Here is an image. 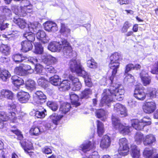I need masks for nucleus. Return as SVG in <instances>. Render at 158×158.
<instances>
[{
    "label": "nucleus",
    "mask_w": 158,
    "mask_h": 158,
    "mask_svg": "<svg viewBox=\"0 0 158 158\" xmlns=\"http://www.w3.org/2000/svg\"><path fill=\"white\" fill-rule=\"evenodd\" d=\"M70 107L71 106L69 103H64L61 105L59 110L61 113L65 114L69 111Z\"/></svg>",
    "instance_id": "nucleus-31"
},
{
    "label": "nucleus",
    "mask_w": 158,
    "mask_h": 158,
    "mask_svg": "<svg viewBox=\"0 0 158 158\" xmlns=\"http://www.w3.org/2000/svg\"><path fill=\"white\" fill-rule=\"evenodd\" d=\"M87 66L91 69H96L98 66L97 63L92 58L87 61Z\"/></svg>",
    "instance_id": "nucleus-44"
},
{
    "label": "nucleus",
    "mask_w": 158,
    "mask_h": 158,
    "mask_svg": "<svg viewBox=\"0 0 158 158\" xmlns=\"http://www.w3.org/2000/svg\"><path fill=\"white\" fill-rule=\"evenodd\" d=\"M94 147V145H92L91 142L88 141L86 143L81 145L79 147V149L84 152H86L89 151L91 149Z\"/></svg>",
    "instance_id": "nucleus-22"
},
{
    "label": "nucleus",
    "mask_w": 158,
    "mask_h": 158,
    "mask_svg": "<svg viewBox=\"0 0 158 158\" xmlns=\"http://www.w3.org/2000/svg\"><path fill=\"white\" fill-rule=\"evenodd\" d=\"M121 55L118 52H115L109 57L110 63L109 67L113 69V73H116L117 69L119 65V60L121 59Z\"/></svg>",
    "instance_id": "nucleus-6"
},
{
    "label": "nucleus",
    "mask_w": 158,
    "mask_h": 158,
    "mask_svg": "<svg viewBox=\"0 0 158 158\" xmlns=\"http://www.w3.org/2000/svg\"><path fill=\"white\" fill-rule=\"evenodd\" d=\"M47 105L53 111L57 110L58 107V105L56 102L51 101L48 102Z\"/></svg>",
    "instance_id": "nucleus-43"
},
{
    "label": "nucleus",
    "mask_w": 158,
    "mask_h": 158,
    "mask_svg": "<svg viewBox=\"0 0 158 158\" xmlns=\"http://www.w3.org/2000/svg\"><path fill=\"white\" fill-rule=\"evenodd\" d=\"M12 58L15 62L19 63L27 59V58L26 56H22L21 54H17L14 55L12 57Z\"/></svg>",
    "instance_id": "nucleus-32"
},
{
    "label": "nucleus",
    "mask_w": 158,
    "mask_h": 158,
    "mask_svg": "<svg viewBox=\"0 0 158 158\" xmlns=\"http://www.w3.org/2000/svg\"><path fill=\"white\" fill-rule=\"evenodd\" d=\"M97 133L99 136H101L104 132V129L103 124L101 122L98 120L97 121Z\"/></svg>",
    "instance_id": "nucleus-33"
},
{
    "label": "nucleus",
    "mask_w": 158,
    "mask_h": 158,
    "mask_svg": "<svg viewBox=\"0 0 158 158\" xmlns=\"http://www.w3.org/2000/svg\"><path fill=\"white\" fill-rule=\"evenodd\" d=\"M110 137L107 135H105L102 139L100 146L102 148H106L110 146Z\"/></svg>",
    "instance_id": "nucleus-20"
},
{
    "label": "nucleus",
    "mask_w": 158,
    "mask_h": 158,
    "mask_svg": "<svg viewBox=\"0 0 158 158\" xmlns=\"http://www.w3.org/2000/svg\"><path fill=\"white\" fill-rule=\"evenodd\" d=\"M35 82L32 80H28L25 82V85L26 88L32 91L35 89Z\"/></svg>",
    "instance_id": "nucleus-28"
},
{
    "label": "nucleus",
    "mask_w": 158,
    "mask_h": 158,
    "mask_svg": "<svg viewBox=\"0 0 158 158\" xmlns=\"http://www.w3.org/2000/svg\"><path fill=\"white\" fill-rule=\"evenodd\" d=\"M142 108L145 113L151 114L156 109V104L153 102H147L144 103Z\"/></svg>",
    "instance_id": "nucleus-11"
},
{
    "label": "nucleus",
    "mask_w": 158,
    "mask_h": 158,
    "mask_svg": "<svg viewBox=\"0 0 158 158\" xmlns=\"http://www.w3.org/2000/svg\"><path fill=\"white\" fill-rule=\"evenodd\" d=\"M134 138L135 141L138 144H140L144 138L143 134L140 132L136 133Z\"/></svg>",
    "instance_id": "nucleus-36"
},
{
    "label": "nucleus",
    "mask_w": 158,
    "mask_h": 158,
    "mask_svg": "<svg viewBox=\"0 0 158 158\" xmlns=\"http://www.w3.org/2000/svg\"><path fill=\"white\" fill-rule=\"evenodd\" d=\"M70 99L72 104L75 106V107L79 106L80 103L78 102L79 98L77 95L73 92L70 94Z\"/></svg>",
    "instance_id": "nucleus-26"
},
{
    "label": "nucleus",
    "mask_w": 158,
    "mask_h": 158,
    "mask_svg": "<svg viewBox=\"0 0 158 158\" xmlns=\"http://www.w3.org/2000/svg\"><path fill=\"white\" fill-rule=\"evenodd\" d=\"M156 152L155 150H145L143 152V156L148 158H152L153 156H152Z\"/></svg>",
    "instance_id": "nucleus-42"
},
{
    "label": "nucleus",
    "mask_w": 158,
    "mask_h": 158,
    "mask_svg": "<svg viewBox=\"0 0 158 158\" xmlns=\"http://www.w3.org/2000/svg\"><path fill=\"white\" fill-rule=\"evenodd\" d=\"M41 58L43 62L46 65L45 69L47 73L54 74L56 72L54 68L50 65L57 62V60L56 58L49 54L43 53L42 55Z\"/></svg>",
    "instance_id": "nucleus-3"
},
{
    "label": "nucleus",
    "mask_w": 158,
    "mask_h": 158,
    "mask_svg": "<svg viewBox=\"0 0 158 158\" xmlns=\"http://www.w3.org/2000/svg\"><path fill=\"white\" fill-rule=\"evenodd\" d=\"M148 72L143 70L140 73V76L144 85H149L151 82V78L148 76Z\"/></svg>",
    "instance_id": "nucleus-17"
},
{
    "label": "nucleus",
    "mask_w": 158,
    "mask_h": 158,
    "mask_svg": "<svg viewBox=\"0 0 158 158\" xmlns=\"http://www.w3.org/2000/svg\"><path fill=\"white\" fill-rule=\"evenodd\" d=\"M134 77L130 74H128L125 77V80H127L129 82H133L134 81Z\"/></svg>",
    "instance_id": "nucleus-61"
},
{
    "label": "nucleus",
    "mask_w": 158,
    "mask_h": 158,
    "mask_svg": "<svg viewBox=\"0 0 158 158\" xmlns=\"http://www.w3.org/2000/svg\"><path fill=\"white\" fill-rule=\"evenodd\" d=\"M96 113L98 118H103L102 119V120H104L106 118L105 115L106 112L103 110L100 109L96 111Z\"/></svg>",
    "instance_id": "nucleus-46"
},
{
    "label": "nucleus",
    "mask_w": 158,
    "mask_h": 158,
    "mask_svg": "<svg viewBox=\"0 0 158 158\" xmlns=\"http://www.w3.org/2000/svg\"><path fill=\"white\" fill-rule=\"evenodd\" d=\"M1 94L2 96L9 99L10 97V92L8 90L3 89L1 92Z\"/></svg>",
    "instance_id": "nucleus-54"
},
{
    "label": "nucleus",
    "mask_w": 158,
    "mask_h": 158,
    "mask_svg": "<svg viewBox=\"0 0 158 158\" xmlns=\"http://www.w3.org/2000/svg\"><path fill=\"white\" fill-rule=\"evenodd\" d=\"M20 143L22 146L23 148L25 151L27 153H29L30 152H28V151H30L32 148L31 143H30V147H28L25 141H23L22 142H20Z\"/></svg>",
    "instance_id": "nucleus-49"
},
{
    "label": "nucleus",
    "mask_w": 158,
    "mask_h": 158,
    "mask_svg": "<svg viewBox=\"0 0 158 158\" xmlns=\"http://www.w3.org/2000/svg\"><path fill=\"white\" fill-rule=\"evenodd\" d=\"M34 52L36 54H41L43 52V48L40 43H35Z\"/></svg>",
    "instance_id": "nucleus-34"
},
{
    "label": "nucleus",
    "mask_w": 158,
    "mask_h": 158,
    "mask_svg": "<svg viewBox=\"0 0 158 158\" xmlns=\"http://www.w3.org/2000/svg\"><path fill=\"white\" fill-rule=\"evenodd\" d=\"M156 141L155 136L152 134L146 135L143 139V143L145 146L151 145Z\"/></svg>",
    "instance_id": "nucleus-19"
},
{
    "label": "nucleus",
    "mask_w": 158,
    "mask_h": 158,
    "mask_svg": "<svg viewBox=\"0 0 158 158\" xmlns=\"http://www.w3.org/2000/svg\"><path fill=\"white\" fill-rule=\"evenodd\" d=\"M112 123L114 128L119 130L121 133L123 135L128 134L131 131L132 127L123 125L120 123V121L117 117L113 116L112 117Z\"/></svg>",
    "instance_id": "nucleus-5"
},
{
    "label": "nucleus",
    "mask_w": 158,
    "mask_h": 158,
    "mask_svg": "<svg viewBox=\"0 0 158 158\" xmlns=\"http://www.w3.org/2000/svg\"><path fill=\"white\" fill-rule=\"evenodd\" d=\"M131 26V24L128 21H126L124 24L123 27L122 29V32L123 33L126 32L128 29Z\"/></svg>",
    "instance_id": "nucleus-53"
},
{
    "label": "nucleus",
    "mask_w": 158,
    "mask_h": 158,
    "mask_svg": "<svg viewBox=\"0 0 158 158\" xmlns=\"http://www.w3.org/2000/svg\"><path fill=\"white\" fill-rule=\"evenodd\" d=\"M151 123V120L146 117H144L141 120V122H140L138 119H134L131 121L132 126L137 130H142L145 126L150 125Z\"/></svg>",
    "instance_id": "nucleus-7"
},
{
    "label": "nucleus",
    "mask_w": 158,
    "mask_h": 158,
    "mask_svg": "<svg viewBox=\"0 0 158 158\" xmlns=\"http://www.w3.org/2000/svg\"><path fill=\"white\" fill-rule=\"evenodd\" d=\"M36 36L37 39H39L44 43H47L48 42V40L46 39V34L45 32L42 30H40V29L38 30Z\"/></svg>",
    "instance_id": "nucleus-23"
},
{
    "label": "nucleus",
    "mask_w": 158,
    "mask_h": 158,
    "mask_svg": "<svg viewBox=\"0 0 158 158\" xmlns=\"http://www.w3.org/2000/svg\"><path fill=\"white\" fill-rule=\"evenodd\" d=\"M69 68L73 72H79L80 68L82 66L80 60H72L69 63Z\"/></svg>",
    "instance_id": "nucleus-13"
},
{
    "label": "nucleus",
    "mask_w": 158,
    "mask_h": 158,
    "mask_svg": "<svg viewBox=\"0 0 158 158\" xmlns=\"http://www.w3.org/2000/svg\"><path fill=\"white\" fill-rule=\"evenodd\" d=\"M42 152L46 154H49L52 153L51 149L47 147H45L42 149Z\"/></svg>",
    "instance_id": "nucleus-60"
},
{
    "label": "nucleus",
    "mask_w": 158,
    "mask_h": 158,
    "mask_svg": "<svg viewBox=\"0 0 158 158\" xmlns=\"http://www.w3.org/2000/svg\"><path fill=\"white\" fill-rule=\"evenodd\" d=\"M92 90L90 89H86L82 92L81 95V98H87L89 97V95L92 94Z\"/></svg>",
    "instance_id": "nucleus-41"
},
{
    "label": "nucleus",
    "mask_w": 158,
    "mask_h": 158,
    "mask_svg": "<svg viewBox=\"0 0 158 158\" xmlns=\"http://www.w3.org/2000/svg\"><path fill=\"white\" fill-rule=\"evenodd\" d=\"M43 67L40 64H37L35 66V71L37 73H42L41 75H44V73H42Z\"/></svg>",
    "instance_id": "nucleus-55"
},
{
    "label": "nucleus",
    "mask_w": 158,
    "mask_h": 158,
    "mask_svg": "<svg viewBox=\"0 0 158 158\" xmlns=\"http://www.w3.org/2000/svg\"><path fill=\"white\" fill-rule=\"evenodd\" d=\"M10 48L6 45L2 44L0 46V51L5 55L9 54Z\"/></svg>",
    "instance_id": "nucleus-45"
},
{
    "label": "nucleus",
    "mask_w": 158,
    "mask_h": 158,
    "mask_svg": "<svg viewBox=\"0 0 158 158\" xmlns=\"http://www.w3.org/2000/svg\"><path fill=\"white\" fill-rule=\"evenodd\" d=\"M71 82L68 80H63L59 84L60 87L59 88L60 90L65 91L68 90L70 88Z\"/></svg>",
    "instance_id": "nucleus-25"
},
{
    "label": "nucleus",
    "mask_w": 158,
    "mask_h": 158,
    "mask_svg": "<svg viewBox=\"0 0 158 158\" xmlns=\"http://www.w3.org/2000/svg\"><path fill=\"white\" fill-rule=\"evenodd\" d=\"M149 92L148 93V95L150 98H153L157 96V90L154 88H148Z\"/></svg>",
    "instance_id": "nucleus-50"
},
{
    "label": "nucleus",
    "mask_w": 158,
    "mask_h": 158,
    "mask_svg": "<svg viewBox=\"0 0 158 158\" xmlns=\"http://www.w3.org/2000/svg\"><path fill=\"white\" fill-rule=\"evenodd\" d=\"M24 83L23 80L21 78H19L16 81H15L13 83L14 85L16 87L17 89L19 88V87L22 85Z\"/></svg>",
    "instance_id": "nucleus-57"
},
{
    "label": "nucleus",
    "mask_w": 158,
    "mask_h": 158,
    "mask_svg": "<svg viewBox=\"0 0 158 158\" xmlns=\"http://www.w3.org/2000/svg\"><path fill=\"white\" fill-rule=\"evenodd\" d=\"M44 27L45 30L48 32H55L58 30L56 24L52 22L47 21L44 24Z\"/></svg>",
    "instance_id": "nucleus-15"
},
{
    "label": "nucleus",
    "mask_w": 158,
    "mask_h": 158,
    "mask_svg": "<svg viewBox=\"0 0 158 158\" xmlns=\"http://www.w3.org/2000/svg\"><path fill=\"white\" fill-rule=\"evenodd\" d=\"M46 96L40 91L36 92L34 97V101L38 104H41L45 101Z\"/></svg>",
    "instance_id": "nucleus-14"
},
{
    "label": "nucleus",
    "mask_w": 158,
    "mask_h": 158,
    "mask_svg": "<svg viewBox=\"0 0 158 158\" xmlns=\"http://www.w3.org/2000/svg\"><path fill=\"white\" fill-rule=\"evenodd\" d=\"M48 48L52 52L62 51L66 55H69L72 51V49L69 43L65 39H62L59 42H51L48 46Z\"/></svg>",
    "instance_id": "nucleus-2"
},
{
    "label": "nucleus",
    "mask_w": 158,
    "mask_h": 158,
    "mask_svg": "<svg viewBox=\"0 0 158 158\" xmlns=\"http://www.w3.org/2000/svg\"><path fill=\"white\" fill-rule=\"evenodd\" d=\"M62 117L63 116L62 115H58L54 113L51 115L49 118L54 124L57 125Z\"/></svg>",
    "instance_id": "nucleus-24"
},
{
    "label": "nucleus",
    "mask_w": 158,
    "mask_h": 158,
    "mask_svg": "<svg viewBox=\"0 0 158 158\" xmlns=\"http://www.w3.org/2000/svg\"><path fill=\"white\" fill-rule=\"evenodd\" d=\"M134 65L132 64H129L126 66L125 73H127L131 69H134Z\"/></svg>",
    "instance_id": "nucleus-62"
},
{
    "label": "nucleus",
    "mask_w": 158,
    "mask_h": 158,
    "mask_svg": "<svg viewBox=\"0 0 158 158\" xmlns=\"http://www.w3.org/2000/svg\"><path fill=\"white\" fill-rule=\"evenodd\" d=\"M23 36L26 38L29 42H32L35 39L34 34L31 32H26L23 34Z\"/></svg>",
    "instance_id": "nucleus-38"
},
{
    "label": "nucleus",
    "mask_w": 158,
    "mask_h": 158,
    "mask_svg": "<svg viewBox=\"0 0 158 158\" xmlns=\"http://www.w3.org/2000/svg\"><path fill=\"white\" fill-rule=\"evenodd\" d=\"M119 154L123 156L127 155L129 149L127 140L125 138L120 139L119 140Z\"/></svg>",
    "instance_id": "nucleus-9"
},
{
    "label": "nucleus",
    "mask_w": 158,
    "mask_h": 158,
    "mask_svg": "<svg viewBox=\"0 0 158 158\" xmlns=\"http://www.w3.org/2000/svg\"><path fill=\"white\" fill-rule=\"evenodd\" d=\"M46 110L45 109H44L43 111H37L35 112V116L37 118H44L46 115L45 113Z\"/></svg>",
    "instance_id": "nucleus-51"
},
{
    "label": "nucleus",
    "mask_w": 158,
    "mask_h": 158,
    "mask_svg": "<svg viewBox=\"0 0 158 158\" xmlns=\"http://www.w3.org/2000/svg\"><path fill=\"white\" fill-rule=\"evenodd\" d=\"M17 97L21 103H25L28 100L30 95L28 93L26 92H20L18 93Z\"/></svg>",
    "instance_id": "nucleus-18"
},
{
    "label": "nucleus",
    "mask_w": 158,
    "mask_h": 158,
    "mask_svg": "<svg viewBox=\"0 0 158 158\" xmlns=\"http://www.w3.org/2000/svg\"><path fill=\"white\" fill-rule=\"evenodd\" d=\"M124 91L123 86L117 84L112 83L110 89H105L103 93V97L100 103L103 106L115 100L121 101L124 97Z\"/></svg>",
    "instance_id": "nucleus-1"
},
{
    "label": "nucleus",
    "mask_w": 158,
    "mask_h": 158,
    "mask_svg": "<svg viewBox=\"0 0 158 158\" xmlns=\"http://www.w3.org/2000/svg\"><path fill=\"white\" fill-rule=\"evenodd\" d=\"M114 110L120 114L122 117L127 115V110L125 106L120 103H117L114 106Z\"/></svg>",
    "instance_id": "nucleus-12"
},
{
    "label": "nucleus",
    "mask_w": 158,
    "mask_h": 158,
    "mask_svg": "<svg viewBox=\"0 0 158 158\" xmlns=\"http://www.w3.org/2000/svg\"><path fill=\"white\" fill-rule=\"evenodd\" d=\"M47 81L43 77H42L38 79V83L39 85L43 88L48 86Z\"/></svg>",
    "instance_id": "nucleus-35"
},
{
    "label": "nucleus",
    "mask_w": 158,
    "mask_h": 158,
    "mask_svg": "<svg viewBox=\"0 0 158 158\" xmlns=\"http://www.w3.org/2000/svg\"><path fill=\"white\" fill-rule=\"evenodd\" d=\"M3 21L4 20L2 19V17H1L0 20V29L1 30H4L9 25L8 23H4Z\"/></svg>",
    "instance_id": "nucleus-58"
},
{
    "label": "nucleus",
    "mask_w": 158,
    "mask_h": 158,
    "mask_svg": "<svg viewBox=\"0 0 158 158\" xmlns=\"http://www.w3.org/2000/svg\"><path fill=\"white\" fill-rule=\"evenodd\" d=\"M13 21L14 23L17 24L22 29L26 27L27 24V23L25 20L21 18H14Z\"/></svg>",
    "instance_id": "nucleus-29"
},
{
    "label": "nucleus",
    "mask_w": 158,
    "mask_h": 158,
    "mask_svg": "<svg viewBox=\"0 0 158 158\" xmlns=\"http://www.w3.org/2000/svg\"><path fill=\"white\" fill-rule=\"evenodd\" d=\"M40 131L37 127H33L30 130V133L33 135H37L40 134Z\"/></svg>",
    "instance_id": "nucleus-52"
},
{
    "label": "nucleus",
    "mask_w": 158,
    "mask_h": 158,
    "mask_svg": "<svg viewBox=\"0 0 158 158\" xmlns=\"http://www.w3.org/2000/svg\"><path fill=\"white\" fill-rule=\"evenodd\" d=\"M117 2L120 5L128 4L130 3L128 0H117Z\"/></svg>",
    "instance_id": "nucleus-63"
},
{
    "label": "nucleus",
    "mask_w": 158,
    "mask_h": 158,
    "mask_svg": "<svg viewBox=\"0 0 158 158\" xmlns=\"http://www.w3.org/2000/svg\"><path fill=\"white\" fill-rule=\"evenodd\" d=\"M50 83L55 86L59 85L61 82V79L59 78L58 75H55L49 78Z\"/></svg>",
    "instance_id": "nucleus-30"
},
{
    "label": "nucleus",
    "mask_w": 158,
    "mask_h": 158,
    "mask_svg": "<svg viewBox=\"0 0 158 158\" xmlns=\"http://www.w3.org/2000/svg\"><path fill=\"white\" fill-rule=\"evenodd\" d=\"M69 77L72 83L73 90L78 91L80 90L81 85L78 79L72 75H69Z\"/></svg>",
    "instance_id": "nucleus-16"
},
{
    "label": "nucleus",
    "mask_w": 158,
    "mask_h": 158,
    "mask_svg": "<svg viewBox=\"0 0 158 158\" xmlns=\"http://www.w3.org/2000/svg\"><path fill=\"white\" fill-rule=\"evenodd\" d=\"M15 102H14V103L12 105L10 104V114L11 116V117H10V119L12 118L14 120L16 119L15 113L16 111V105Z\"/></svg>",
    "instance_id": "nucleus-47"
},
{
    "label": "nucleus",
    "mask_w": 158,
    "mask_h": 158,
    "mask_svg": "<svg viewBox=\"0 0 158 158\" xmlns=\"http://www.w3.org/2000/svg\"><path fill=\"white\" fill-rule=\"evenodd\" d=\"M79 76H82L83 77H85L87 75V73L84 70V68L82 66L80 68V71L79 72L77 73Z\"/></svg>",
    "instance_id": "nucleus-59"
},
{
    "label": "nucleus",
    "mask_w": 158,
    "mask_h": 158,
    "mask_svg": "<svg viewBox=\"0 0 158 158\" xmlns=\"http://www.w3.org/2000/svg\"><path fill=\"white\" fill-rule=\"evenodd\" d=\"M131 155L133 158H139L140 156L139 150L135 145L131 146Z\"/></svg>",
    "instance_id": "nucleus-27"
},
{
    "label": "nucleus",
    "mask_w": 158,
    "mask_h": 158,
    "mask_svg": "<svg viewBox=\"0 0 158 158\" xmlns=\"http://www.w3.org/2000/svg\"><path fill=\"white\" fill-rule=\"evenodd\" d=\"M9 72L6 70H1L0 71V78L3 81H6L9 75Z\"/></svg>",
    "instance_id": "nucleus-48"
},
{
    "label": "nucleus",
    "mask_w": 158,
    "mask_h": 158,
    "mask_svg": "<svg viewBox=\"0 0 158 158\" xmlns=\"http://www.w3.org/2000/svg\"><path fill=\"white\" fill-rule=\"evenodd\" d=\"M11 131L13 133L15 134L17 136L18 139L20 140L23 139V136L21 132L17 129L11 130Z\"/></svg>",
    "instance_id": "nucleus-56"
},
{
    "label": "nucleus",
    "mask_w": 158,
    "mask_h": 158,
    "mask_svg": "<svg viewBox=\"0 0 158 158\" xmlns=\"http://www.w3.org/2000/svg\"><path fill=\"white\" fill-rule=\"evenodd\" d=\"M33 72V70L30 66L23 64L15 69V72L16 74L22 76H25L28 73H31Z\"/></svg>",
    "instance_id": "nucleus-8"
},
{
    "label": "nucleus",
    "mask_w": 158,
    "mask_h": 158,
    "mask_svg": "<svg viewBox=\"0 0 158 158\" xmlns=\"http://www.w3.org/2000/svg\"><path fill=\"white\" fill-rule=\"evenodd\" d=\"M28 60L33 64H35L38 62V60L35 57H29L28 58Z\"/></svg>",
    "instance_id": "nucleus-64"
},
{
    "label": "nucleus",
    "mask_w": 158,
    "mask_h": 158,
    "mask_svg": "<svg viewBox=\"0 0 158 158\" xmlns=\"http://www.w3.org/2000/svg\"><path fill=\"white\" fill-rule=\"evenodd\" d=\"M144 88L141 85H137L134 90V96L137 99L144 100L146 97V94L144 92Z\"/></svg>",
    "instance_id": "nucleus-10"
},
{
    "label": "nucleus",
    "mask_w": 158,
    "mask_h": 158,
    "mask_svg": "<svg viewBox=\"0 0 158 158\" xmlns=\"http://www.w3.org/2000/svg\"><path fill=\"white\" fill-rule=\"evenodd\" d=\"M61 33L63 35H67L69 34L70 32V30L64 23H61V28L60 30Z\"/></svg>",
    "instance_id": "nucleus-40"
},
{
    "label": "nucleus",
    "mask_w": 158,
    "mask_h": 158,
    "mask_svg": "<svg viewBox=\"0 0 158 158\" xmlns=\"http://www.w3.org/2000/svg\"><path fill=\"white\" fill-rule=\"evenodd\" d=\"M23 3H25V2L27 4L24 5L23 6H21L18 8V7L15 6L14 10L13 7L12 10L15 14L20 16L24 17L27 15V14L30 13L32 11V6L29 3L28 0H22Z\"/></svg>",
    "instance_id": "nucleus-4"
},
{
    "label": "nucleus",
    "mask_w": 158,
    "mask_h": 158,
    "mask_svg": "<svg viewBox=\"0 0 158 158\" xmlns=\"http://www.w3.org/2000/svg\"><path fill=\"white\" fill-rule=\"evenodd\" d=\"M9 119V117L4 114H0V128H3L4 126V122L7 121Z\"/></svg>",
    "instance_id": "nucleus-39"
},
{
    "label": "nucleus",
    "mask_w": 158,
    "mask_h": 158,
    "mask_svg": "<svg viewBox=\"0 0 158 158\" xmlns=\"http://www.w3.org/2000/svg\"><path fill=\"white\" fill-rule=\"evenodd\" d=\"M21 49L24 52H26L31 50L33 47L31 43L27 40L22 41L21 43Z\"/></svg>",
    "instance_id": "nucleus-21"
},
{
    "label": "nucleus",
    "mask_w": 158,
    "mask_h": 158,
    "mask_svg": "<svg viewBox=\"0 0 158 158\" xmlns=\"http://www.w3.org/2000/svg\"><path fill=\"white\" fill-rule=\"evenodd\" d=\"M40 24L37 22L31 23L30 24L28 25L29 29L30 30L32 29L34 32H36L37 31L40 29Z\"/></svg>",
    "instance_id": "nucleus-37"
}]
</instances>
